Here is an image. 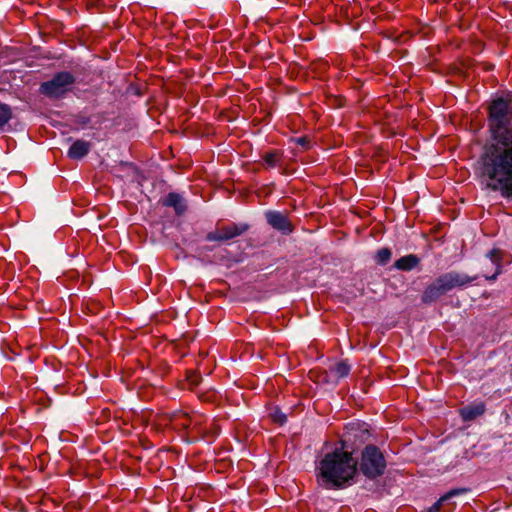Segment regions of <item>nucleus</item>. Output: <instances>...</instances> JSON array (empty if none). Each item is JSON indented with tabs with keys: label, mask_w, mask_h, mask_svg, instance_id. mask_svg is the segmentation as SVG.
Returning <instances> with one entry per match:
<instances>
[{
	"label": "nucleus",
	"mask_w": 512,
	"mask_h": 512,
	"mask_svg": "<svg viewBox=\"0 0 512 512\" xmlns=\"http://www.w3.org/2000/svg\"><path fill=\"white\" fill-rule=\"evenodd\" d=\"M266 220L270 226L282 234L288 235L293 232L294 227L288 217L278 211H267L265 213Z\"/></svg>",
	"instance_id": "1a4fd4ad"
},
{
	"label": "nucleus",
	"mask_w": 512,
	"mask_h": 512,
	"mask_svg": "<svg viewBox=\"0 0 512 512\" xmlns=\"http://www.w3.org/2000/svg\"><path fill=\"white\" fill-rule=\"evenodd\" d=\"M170 425L174 429L187 430L191 426L192 414L183 410L173 411L165 415Z\"/></svg>",
	"instance_id": "9d476101"
},
{
	"label": "nucleus",
	"mask_w": 512,
	"mask_h": 512,
	"mask_svg": "<svg viewBox=\"0 0 512 512\" xmlns=\"http://www.w3.org/2000/svg\"><path fill=\"white\" fill-rule=\"evenodd\" d=\"M351 367L347 361H340L334 365L332 372L337 378L347 377L350 373Z\"/></svg>",
	"instance_id": "a211bd4d"
},
{
	"label": "nucleus",
	"mask_w": 512,
	"mask_h": 512,
	"mask_svg": "<svg viewBox=\"0 0 512 512\" xmlns=\"http://www.w3.org/2000/svg\"><path fill=\"white\" fill-rule=\"evenodd\" d=\"M420 263V259L415 254L405 255L395 261L394 267L401 271H411Z\"/></svg>",
	"instance_id": "2eb2a0df"
},
{
	"label": "nucleus",
	"mask_w": 512,
	"mask_h": 512,
	"mask_svg": "<svg viewBox=\"0 0 512 512\" xmlns=\"http://www.w3.org/2000/svg\"><path fill=\"white\" fill-rule=\"evenodd\" d=\"M190 386H197L201 380V376L196 372H190L187 376Z\"/></svg>",
	"instance_id": "4be33fe9"
},
{
	"label": "nucleus",
	"mask_w": 512,
	"mask_h": 512,
	"mask_svg": "<svg viewBox=\"0 0 512 512\" xmlns=\"http://www.w3.org/2000/svg\"><path fill=\"white\" fill-rule=\"evenodd\" d=\"M206 421L207 419L203 415L192 413L191 426L189 429L191 432L195 433V436L211 440L219 434L220 429L215 423H212L211 427L208 429L206 427Z\"/></svg>",
	"instance_id": "6e6552de"
},
{
	"label": "nucleus",
	"mask_w": 512,
	"mask_h": 512,
	"mask_svg": "<svg viewBox=\"0 0 512 512\" xmlns=\"http://www.w3.org/2000/svg\"><path fill=\"white\" fill-rule=\"evenodd\" d=\"M503 255H504V252L501 249H499V248H493L487 254V256L489 257L491 262L496 267V271H495V273L492 276L485 275V278L487 280H495L497 278V276L500 274V272H501V263H502V260H503Z\"/></svg>",
	"instance_id": "dca6fc26"
},
{
	"label": "nucleus",
	"mask_w": 512,
	"mask_h": 512,
	"mask_svg": "<svg viewBox=\"0 0 512 512\" xmlns=\"http://www.w3.org/2000/svg\"><path fill=\"white\" fill-rule=\"evenodd\" d=\"M392 252L389 248H381L375 255V260L379 265L387 264L391 259Z\"/></svg>",
	"instance_id": "aec40b11"
},
{
	"label": "nucleus",
	"mask_w": 512,
	"mask_h": 512,
	"mask_svg": "<svg viewBox=\"0 0 512 512\" xmlns=\"http://www.w3.org/2000/svg\"><path fill=\"white\" fill-rule=\"evenodd\" d=\"M11 118V107L7 104L0 103V128L4 127Z\"/></svg>",
	"instance_id": "6ab92c4d"
},
{
	"label": "nucleus",
	"mask_w": 512,
	"mask_h": 512,
	"mask_svg": "<svg viewBox=\"0 0 512 512\" xmlns=\"http://www.w3.org/2000/svg\"><path fill=\"white\" fill-rule=\"evenodd\" d=\"M486 406L483 402L467 405L459 410V415L465 422L475 420L485 413Z\"/></svg>",
	"instance_id": "9b49d317"
},
{
	"label": "nucleus",
	"mask_w": 512,
	"mask_h": 512,
	"mask_svg": "<svg viewBox=\"0 0 512 512\" xmlns=\"http://www.w3.org/2000/svg\"><path fill=\"white\" fill-rule=\"evenodd\" d=\"M468 492L467 488H456L448 491L438 501H436L430 508L429 512H440L444 502L448 501L454 496L462 495Z\"/></svg>",
	"instance_id": "f3484780"
},
{
	"label": "nucleus",
	"mask_w": 512,
	"mask_h": 512,
	"mask_svg": "<svg viewBox=\"0 0 512 512\" xmlns=\"http://www.w3.org/2000/svg\"><path fill=\"white\" fill-rule=\"evenodd\" d=\"M295 141H296L297 144H299L301 146H306L309 143V141H308V139L306 137H299Z\"/></svg>",
	"instance_id": "5701e85b"
},
{
	"label": "nucleus",
	"mask_w": 512,
	"mask_h": 512,
	"mask_svg": "<svg viewBox=\"0 0 512 512\" xmlns=\"http://www.w3.org/2000/svg\"><path fill=\"white\" fill-rule=\"evenodd\" d=\"M357 461L352 452L345 450V441L341 447L326 453L316 467L317 482L328 490L345 488L354 479Z\"/></svg>",
	"instance_id": "f03ea898"
},
{
	"label": "nucleus",
	"mask_w": 512,
	"mask_h": 512,
	"mask_svg": "<svg viewBox=\"0 0 512 512\" xmlns=\"http://www.w3.org/2000/svg\"><path fill=\"white\" fill-rule=\"evenodd\" d=\"M270 417L278 425H283L287 421L286 415L278 407H274L271 410Z\"/></svg>",
	"instance_id": "412c9836"
},
{
	"label": "nucleus",
	"mask_w": 512,
	"mask_h": 512,
	"mask_svg": "<svg viewBox=\"0 0 512 512\" xmlns=\"http://www.w3.org/2000/svg\"><path fill=\"white\" fill-rule=\"evenodd\" d=\"M91 143L85 140H76L69 148L67 155L70 159L80 160L91 150Z\"/></svg>",
	"instance_id": "f8f14e48"
},
{
	"label": "nucleus",
	"mask_w": 512,
	"mask_h": 512,
	"mask_svg": "<svg viewBox=\"0 0 512 512\" xmlns=\"http://www.w3.org/2000/svg\"><path fill=\"white\" fill-rule=\"evenodd\" d=\"M162 204L163 206L174 208L177 215H182L186 211V204L183 197L176 192L168 193L162 200Z\"/></svg>",
	"instance_id": "ddd939ff"
},
{
	"label": "nucleus",
	"mask_w": 512,
	"mask_h": 512,
	"mask_svg": "<svg viewBox=\"0 0 512 512\" xmlns=\"http://www.w3.org/2000/svg\"><path fill=\"white\" fill-rule=\"evenodd\" d=\"M359 471L368 479L375 480L386 470V459L375 445H367L361 452Z\"/></svg>",
	"instance_id": "39448f33"
},
{
	"label": "nucleus",
	"mask_w": 512,
	"mask_h": 512,
	"mask_svg": "<svg viewBox=\"0 0 512 512\" xmlns=\"http://www.w3.org/2000/svg\"><path fill=\"white\" fill-rule=\"evenodd\" d=\"M351 431H353V428H350V431H348L346 434H345V439L343 441H345V444L351 440V436H352V433Z\"/></svg>",
	"instance_id": "b1692460"
},
{
	"label": "nucleus",
	"mask_w": 512,
	"mask_h": 512,
	"mask_svg": "<svg viewBox=\"0 0 512 512\" xmlns=\"http://www.w3.org/2000/svg\"><path fill=\"white\" fill-rule=\"evenodd\" d=\"M248 229L249 225L244 223L218 226L214 231L207 233L206 240L209 242H226L244 234Z\"/></svg>",
	"instance_id": "0eeeda50"
},
{
	"label": "nucleus",
	"mask_w": 512,
	"mask_h": 512,
	"mask_svg": "<svg viewBox=\"0 0 512 512\" xmlns=\"http://www.w3.org/2000/svg\"><path fill=\"white\" fill-rule=\"evenodd\" d=\"M487 146L480 157V173L488 188L512 198V138Z\"/></svg>",
	"instance_id": "f257e3e1"
},
{
	"label": "nucleus",
	"mask_w": 512,
	"mask_h": 512,
	"mask_svg": "<svg viewBox=\"0 0 512 512\" xmlns=\"http://www.w3.org/2000/svg\"><path fill=\"white\" fill-rule=\"evenodd\" d=\"M476 279L477 276H468L456 271L444 273L426 287L422 294V302L432 303L448 291L454 288L465 287Z\"/></svg>",
	"instance_id": "20e7f679"
},
{
	"label": "nucleus",
	"mask_w": 512,
	"mask_h": 512,
	"mask_svg": "<svg viewBox=\"0 0 512 512\" xmlns=\"http://www.w3.org/2000/svg\"><path fill=\"white\" fill-rule=\"evenodd\" d=\"M262 160L266 169H273L283 165L284 155L281 150L272 149L262 155Z\"/></svg>",
	"instance_id": "4468645a"
},
{
	"label": "nucleus",
	"mask_w": 512,
	"mask_h": 512,
	"mask_svg": "<svg viewBox=\"0 0 512 512\" xmlns=\"http://www.w3.org/2000/svg\"><path fill=\"white\" fill-rule=\"evenodd\" d=\"M75 82L76 78L72 73L61 71L54 74L50 80L42 82L39 92L48 98L60 99L71 91Z\"/></svg>",
	"instance_id": "423d86ee"
},
{
	"label": "nucleus",
	"mask_w": 512,
	"mask_h": 512,
	"mask_svg": "<svg viewBox=\"0 0 512 512\" xmlns=\"http://www.w3.org/2000/svg\"><path fill=\"white\" fill-rule=\"evenodd\" d=\"M512 106L504 98L494 99L489 106V127L493 140L512 139Z\"/></svg>",
	"instance_id": "7ed1b4c3"
}]
</instances>
